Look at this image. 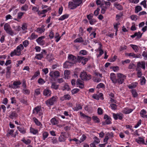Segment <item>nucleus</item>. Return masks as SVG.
I'll return each instance as SVG.
<instances>
[{"label":"nucleus","instance_id":"obj_1","mask_svg":"<svg viewBox=\"0 0 147 147\" xmlns=\"http://www.w3.org/2000/svg\"><path fill=\"white\" fill-rule=\"evenodd\" d=\"M24 48L23 45L20 44L17 47L16 49L11 53L10 56L12 57L15 55L20 56L21 55V51L23 50Z\"/></svg>","mask_w":147,"mask_h":147},{"label":"nucleus","instance_id":"obj_2","mask_svg":"<svg viewBox=\"0 0 147 147\" xmlns=\"http://www.w3.org/2000/svg\"><path fill=\"white\" fill-rule=\"evenodd\" d=\"M117 83H118L119 84H122L126 79V76L121 73L117 74Z\"/></svg>","mask_w":147,"mask_h":147},{"label":"nucleus","instance_id":"obj_3","mask_svg":"<svg viewBox=\"0 0 147 147\" xmlns=\"http://www.w3.org/2000/svg\"><path fill=\"white\" fill-rule=\"evenodd\" d=\"M68 59L69 62L71 65L76 64L77 62H78V57H76L72 54H69L68 57Z\"/></svg>","mask_w":147,"mask_h":147},{"label":"nucleus","instance_id":"obj_4","mask_svg":"<svg viewBox=\"0 0 147 147\" xmlns=\"http://www.w3.org/2000/svg\"><path fill=\"white\" fill-rule=\"evenodd\" d=\"M4 29L7 33L10 35L13 36L14 34V32L13 31L9 25L8 23L5 24L4 26Z\"/></svg>","mask_w":147,"mask_h":147},{"label":"nucleus","instance_id":"obj_5","mask_svg":"<svg viewBox=\"0 0 147 147\" xmlns=\"http://www.w3.org/2000/svg\"><path fill=\"white\" fill-rule=\"evenodd\" d=\"M80 77L82 80H88L91 78V76L90 75L87 74L86 72L84 71L81 72Z\"/></svg>","mask_w":147,"mask_h":147},{"label":"nucleus","instance_id":"obj_6","mask_svg":"<svg viewBox=\"0 0 147 147\" xmlns=\"http://www.w3.org/2000/svg\"><path fill=\"white\" fill-rule=\"evenodd\" d=\"M56 96H53L45 101L47 105L51 106L53 105L54 102L56 101Z\"/></svg>","mask_w":147,"mask_h":147},{"label":"nucleus","instance_id":"obj_7","mask_svg":"<svg viewBox=\"0 0 147 147\" xmlns=\"http://www.w3.org/2000/svg\"><path fill=\"white\" fill-rule=\"evenodd\" d=\"M89 59L88 58H84V57L80 56H78V62L79 63L81 62L84 65L86 64V63Z\"/></svg>","mask_w":147,"mask_h":147},{"label":"nucleus","instance_id":"obj_8","mask_svg":"<svg viewBox=\"0 0 147 147\" xmlns=\"http://www.w3.org/2000/svg\"><path fill=\"white\" fill-rule=\"evenodd\" d=\"M145 63L144 61L139 62H138L136 69H140V68H142L144 69H145Z\"/></svg>","mask_w":147,"mask_h":147},{"label":"nucleus","instance_id":"obj_9","mask_svg":"<svg viewBox=\"0 0 147 147\" xmlns=\"http://www.w3.org/2000/svg\"><path fill=\"white\" fill-rule=\"evenodd\" d=\"M49 75L52 78L55 77L57 78L60 76V74L58 71H56L53 72L52 71L50 73Z\"/></svg>","mask_w":147,"mask_h":147},{"label":"nucleus","instance_id":"obj_10","mask_svg":"<svg viewBox=\"0 0 147 147\" xmlns=\"http://www.w3.org/2000/svg\"><path fill=\"white\" fill-rule=\"evenodd\" d=\"M51 92L49 89L47 88L45 89L43 91V94L47 97H49L51 96Z\"/></svg>","mask_w":147,"mask_h":147},{"label":"nucleus","instance_id":"obj_11","mask_svg":"<svg viewBox=\"0 0 147 147\" xmlns=\"http://www.w3.org/2000/svg\"><path fill=\"white\" fill-rule=\"evenodd\" d=\"M110 78L113 83L115 84L117 83V79L116 78L115 74L113 73H111L110 76Z\"/></svg>","mask_w":147,"mask_h":147},{"label":"nucleus","instance_id":"obj_12","mask_svg":"<svg viewBox=\"0 0 147 147\" xmlns=\"http://www.w3.org/2000/svg\"><path fill=\"white\" fill-rule=\"evenodd\" d=\"M45 38V36H43L39 37L38 39L36 40V42L40 44L43 45L45 43V42L42 40V39Z\"/></svg>","mask_w":147,"mask_h":147},{"label":"nucleus","instance_id":"obj_13","mask_svg":"<svg viewBox=\"0 0 147 147\" xmlns=\"http://www.w3.org/2000/svg\"><path fill=\"white\" fill-rule=\"evenodd\" d=\"M104 118L105 119V122L107 124H109L111 123V118L107 115H104Z\"/></svg>","mask_w":147,"mask_h":147},{"label":"nucleus","instance_id":"obj_14","mask_svg":"<svg viewBox=\"0 0 147 147\" xmlns=\"http://www.w3.org/2000/svg\"><path fill=\"white\" fill-rule=\"evenodd\" d=\"M68 7L69 8L71 9H73L76 8V5L74 2L72 1H69L68 3Z\"/></svg>","mask_w":147,"mask_h":147},{"label":"nucleus","instance_id":"obj_15","mask_svg":"<svg viewBox=\"0 0 147 147\" xmlns=\"http://www.w3.org/2000/svg\"><path fill=\"white\" fill-rule=\"evenodd\" d=\"M77 86L82 89L84 88V84L82 83V81L80 79H78L76 82Z\"/></svg>","mask_w":147,"mask_h":147},{"label":"nucleus","instance_id":"obj_16","mask_svg":"<svg viewBox=\"0 0 147 147\" xmlns=\"http://www.w3.org/2000/svg\"><path fill=\"white\" fill-rule=\"evenodd\" d=\"M71 98L70 96L68 94H66L64 95L63 96L61 97L60 98V100L63 101L65 100H69Z\"/></svg>","mask_w":147,"mask_h":147},{"label":"nucleus","instance_id":"obj_17","mask_svg":"<svg viewBox=\"0 0 147 147\" xmlns=\"http://www.w3.org/2000/svg\"><path fill=\"white\" fill-rule=\"evenodd\" d=\"M142 34H141L140 32H135L134 35H132L131 36V37L132 38H134L135 36H137V38H140L142 36Z\"/></svg>","mask_w":147,"mask_h":147},{"label":"nucleus","instance_id":"obj_18","mask_svg":"<svg viewBox=\"0 0 147 147\" xmlns=\"http://www.w3.org/2000/svg\"><path fill=\"white\" fill-rule=\"evenodd\" d=\"M122 114L121 115L119 114H115L114 113L113 114V116L115 120H117L118 119L121 120L123 118Z\"/></svg>","mask_w":147,"mask_h":147},{"label":"nucleus","instance_id":"obj_19","mask_svg":"<svg viewBox=\"0 0 147 147\" xmlns=\"http://www.w3.org/2000/svg\"><path fill=\"white\" fill-rule=\"evenodd\" d=\"M18 116L17 114L15 111H12L9 116V117L10 119H13L14 118L17 117Z\"/></svg>","mask_w":147,"mask_h":147},{"label":"nucleus","instance_id":"obj_20","mask_svg":"<svg viewBox=\"0 0 147 147\" xmlns=\"http://www.w3.org/2000/svg\"><path fill=\"white\" fill-rule=\"evenodd\" d=\"M136 141L139 144H145L144 139L141 137H139L138 139H136Z\"/></svg>","mask_w":147,"mask_h":147},{"label":"nucleus","instance_id":"obj_21","mask_svg":"<svg viewBox=\"0 0 147 147\" xmlns=\"http://www.w3.org/2000/svg\"><path fill=\"white\" fill-rule=\"evenodd\" d=\"M59 85L57 84L56 83L52 82L51 86V88L52 89L57 90L59 88Z\"/></svg>","mask_w":147,"mask_h":147},{"label":"nucleus","instance_id":"obj_22","mask_svg":"<svg viewBox=\"0 0 147 147\" xmlns=\"http://www.w3.org/2000/svg\"><path fill=\"white\" fill-rule=\"evenodd\" d=\"M146 111L144 110H142L140 112V114L141 115L142 117L143 118L147 117V115H146Z\"/></svg>","mask_w":147,"mask_h":147},{"label":"nucleus","instance_id":"obj_23","mask_svg":"<svg viewBox=\"0 0 147 147\" xmlns=\"http://www.w3.org/2000/svg\"><path fill=\"white\" fill-rule=\"evenodd\" d=\"M40 73L39 71L38 70L37 71L31 78V80H34V79L40 75Z\"/></svg>","mask_w":147,"mask_h":147},{"label":"nucleus","instance_id":"obj_24","mask_svg":"<svg viewBox=\"0 0 147 147\" xmlns=\"http://www.w3.org/2000/svg\"><path fill=\"white\" fill-rule=\"evenodd\" d=\"M82 107L80 104H76V106L74 108H73V109L75 111H78L80 109H81Z\"/></svg>","mask_w":147,"mask_h":147},{"label":"nucleus","instance_id":"obj_25","mask_svg":"<svg viewBox=\"0 0 147 147\" xmlns=\"http://www.w3.org/2000/svg\"><path fill=\"white\" fill-rule=\"evenodd\" d=\"M17 128L18 130L22 134H24L26 133V130L24 128L18 126L17 127Z\"/></svg>","mask_w":147,"mask_h":147},{"label":"nucleus","instance_id":"obj_26","mask_svg":"<svg viewBox=\"0 0 147 147\" xmlns=\"http://www.w3.org/2000/svg\"><path fill=\"white\" fill-rule=\"evenodd\" d=\"M142 9V8L140 6H137L135 7V12L136 13H137Z\"/></svg>","mask_w":147,"mask_h":147},{"label":"nucleus","instance_id":"obj_27","mask_svg":"<svg viewBox=\"0 0 147 147\" xmlns=\"http://www.w3.org/2000/svg\"><path fill=\"white\" fill-rule=\"evenodd\" d=\"M138 83L137 82H135L132 83L131 85H129L128 87L129 89H132L134 88L137 86Z\"/></svg>","mask_w":147,"mask_h":147},{"label":"nucleus","instance_id":"obj_28","mask_svg":"<svg viewBox=\"0 0 147 147\" xmlns=\"http://www.w3.org/2000/svg\"><path fill=\"white\" fill-rule=\"evenodd\" d=\"M21 84V83L20 81H14L13 83V85L15 87H17L16 88L19 87L18 86L20 85Z\"/></svg>","mask_w":147,"mask_h":147},{"label":"nucleus","instance_id":"obj_29","mask_svg":"<svg viewBox=\"0 0 147 147\" xmlns=\"http://www.w3.org/2000/svg\"><path fill=\"white\" fill-rule=\"evenodd\" d=\"M133 96L134 97H136L138 96V94L135 90L132 89L131 90Z\"/></svg>","mask_w":147,"mask_h":147},{"label":"nucleus","instance_id":"obj_30","mask_svg":"<svg viewBox=\"0 0 147 147\" xmlns=\"http://www.w3.org/2000/svg\"><path fill=\"white\" fill-rule=\"evenodd\" d=\"M22 92L24 94L29 95L30 93V91L29 90L26 89V88H25L23 89Z\"/></svg>","mask_w":147,"mask_h":147},{"label":"nucleus","instance_id":"obj_31","mask_svg":"<svg viewBox=\"0 0 147 147\" xmlns=\"http://www.w3.org/2000/svg\"><path fill=\"white\" fill-rule=\"evenodd\" d=\"M74 1L76 7L79 6L82 2V0H75Z\"/></svg>","mask_w":147,"mask_h":147},{"label":"nucleus","instance_id":"obj_32","mask_svg":"<svg viewBox=\"0 0 147 147\" xmlns=\"http://www.w3.org/2000/svg\"><path fill=\"white\" fill-rule=\"evenodd\" d=\"M40 108L39 107H35L33 110V113L37 114L40 111Z\"/></svg>","mask_w":147,"mask_h":147},{"label":"nucleus","instance_id":"obj_33","mask_svg":"<svg viewBox=\"0 0 147 147\" xmlns=\"http://www.w3.org/2000/svg\"><path fill=\"white\" fill-rule=\"evenodd\" d=\"M69 15L65 14L61 16L59 18V20H63L68 17Z\"/></svg>","mask_w":147,"mask_h":147},{"label":"nucleus","instance_id":"obj_34","mask_svg":"<svg viewBox=\"0 0 147 147\" xmlns=\"http://www.w3.org/2000/svg\"><path fill=\"white\" fill-rule=\"evenodd\" d=\"M84 41V40L82 37H80L78 38L75 39L74 41V42H81Z\"/></svg>","mask_w":147,"mask_h":147},{"label":"nucleus","instance_id":"obj_35","mask_svg":"<svg viewBox=\"0 0 147 147\" xmlns=\"http://www.w3.org/2000/svg\"><path fill=\"white\" fill-rule=\"evenodd\" d=\"M140 79V84L141 85H144L146 83V80L144 76H142Z\"/></svg>","mask_w":147,"mask_h":147},{"label":"nucleus","instance_id":"obj_36","mask_svg":"<svg viewBox=\"0 0 147 147\" xmlns=\"http://www.w3.org/2000/svg\"><path fill=\"white\" fill-rule=\"evenodd\" d=\"M92 118L93 121L95 123H98L100 122V120L96 116H93L92 117Z\"/></svg>","mask_w":147,"mask_h":147},{"label":"nucleus","instance_id":"obj_37","mask_svg":"<svg viewBox=\"0 0 147 147\" xmlns=\"http://www.w3.org/2000/svg\"><path fill=\"white\" fill-rule=\"evenodd\" d=\"M71 64L69 62V61H66L63 64V67L65 68H67L69 66H70L71 65H70Z\"/></svg>","mask_w":147,"mask_h":147},{"label":"nucleus","instance_id":"obj_38","mask_svg":"<svg viewBox=\"0 0 147 147\" xmlns=\"http://www.w3.org/2000/svg\"><path fill=\"white\" fill-rule=\"evenodd\" d=\"M51 122L53 125H55L58 123V121L55 118H53L51 120Z\"/></svg>","mask_w":147,"mask_h":147},{"label":"nucleus","instance_id":"obj_39","mask_svg":"<svg viewBox=\"0 0 147 147\" xmlns=\"http://www.w3.org/2000/svg\"><path fill=\"white\" fill-rule=\"evenodd\" d=\"M21 28H22L23 30L26 31L27 29V24L26 23H23L22 26Z\"/></svg>","mask_w":147,"mask_h":147},{"label":"nucleus","instance_id":"obj_40","mask_svg":"<svg viewBox=\"0 0 147 147\" xmlns=\"http://www.w3.org/2000/svg\"><path fill=\"white\" fill-rule=\"evenodd\" d=\"M44 26H41V28H38L37 29V31L39 33H42V32H44L45 31V29L43 28L44 27Z\"/></svg>","mask_w":147,"mask_h":147},{"label":"nucleus","instance_id":"obj_41","mask_svg":"<svg viewBox=\"0 0 147 147\" xmlns=\"http://www.w3.org/2000/svg\"><path fill=\"white\" fill-rule=\"evenodd\" d=\"M63 88V90H70V88H69V85L67 83L65 84Z\"/></svg>","mask_w":147,"mask_h":147},{"label":"nucleus","instance_id":"obj_42","mask_svg":"<svg viewBox=\"0 0 147 147\" xmlns=\"http://www.w3.org/2000/svg\"><path fill=\"white\" fill-rule=\"evenodd\" d=\"M115 6L116 8L119 10H121L123 9L122 6L119 4H115Z\"/></svg>","mask_w":147,"mask_h":147},{"label":"nucleus","instance_id":"obj_43","mask_svg":"<svg viewBox=\"0 0 147 147\" xmlns=\"http://www.w3.org/2000/svg\"><path fill=\"white\" fill-rule=\"evenodd\" d=\"M49 135V134L47 132H44L42 134L43 139L45 140V139L47 138Z\"/></svg>","mask_w":147,"mask_h":147},{"label":"nucleus","instance_id":"obj_44","mask_svg":"<svg viewBox=\"0 0 147 147\" xmlns=\"http://www.w3.org/2000/svg\"><path fill=\"white\" fill-rule=\"evenodd\" d=\"M38 130L34 129V128L31 127L30 128V132L34 134H36L38 133Z\"/></svg>","mask_w":147,"mask_h":147},{"label":"nucleus","instance_id":"obj_45","mask_svg":"<svg viewBox=\"0 0 147 147\" xmlns=\"http://www.w3.org/2000/svg\"><path fill=\"white\" fill-rule=\"evenodd\" d=\"M136 70L138 71L137 73V75L138 78H141L142 75V73L141 71V69H136Z\"/></svg>","mask_w":147,"mask_h":147},{"label":"nucleus","instance_id":"obj_46","mask_svg":"<svg viewBox=\"0 0 147 147\" xmlns=\"http://www.w3.org/2000/svg\"><path fill=\"white\" fill-rule=\"evenodd\" d=\"M43 57L42 55V54H40L36 55L35 58L38 60H40Z\"/></svg>","mask_w":147,"mask_h":147},{"label":"nucleus","instance_id":"obj_47","mask_svg":"<svg viewBox=\"0 0 147 147\" xmlns=\"http://www.w3.org/2000/svg\"><path fill=\"white\" fill-rule=\"evenodd\" d=\"M33 119L34 122L38 126L40 125L41 124L38 121L37 119H36L35 117H34L33 118Z\"/></svg>","mask_w":147,"mask_h":147},{"label":"nucleus","instance_id":"obj_48","mask_svg":"<svg viewBox=\"0 0 147 147\" xmlns=\"http://www.w3.org/2000/svg\"><path fill=\"white\" fill-rule=\"evenodd\" d=\"M131 46L132 48L134 50L135 52H137L138 51V47L136 45H131Z\"/></svg>","mask_w":147,"mask_h":147},{"label":"nucleus","instance_id":"obj_49","mask_svg":"<svg viewBox=\"0 0 147 147\" xmlns=\"http://www.w3.org/2000/svg\"><path fill=\"white\" fill-rule=\"evenodd\" d=\"M38 37V35L35 34L34 33H33L30 36L31 39L33 40L36 38Z\"/></svg>","mask_w":147,"mask_h":147},{"label":"nucleus","instance_id":"obj_50","mask_svg":"<svg viewBox=\"0 0 147 147\" xmlns=\"http://www.w3.org/2000/svg\"><path fill=\"white\" fill-rule=\"evenodd\" d=\"M38 82L40 84H42L45 83V81L42 78H40L38 80Z\"/></svg>","mask_w":147,"mask_h":147},{"label":"nucleus","instance_id":"obj_51","mask_svg":"<svg viewBox=\"0 0 147 147\" xmlns=\"http://www.w3.org/2000/svg\"><path fill=\"white\" fill-rule=\"evenodd\" d=\"M28 8V5L27 4H25L24 6H22L21 8V10L22 11H26Z\"/></svg>","mask_w":147,"mask_h":147},{"label":"nucleus","instance_id":"obj_52","mask_svg":"<svg viewBox=\"0 0 147 147\" xmlns=\"http://www.w3.org/2000/svg\"><path fill=\"white\" fill-rule=\"evenodd\" d=\"M24 14V13L22 12H19L18 14V18L17 19L19 20L21 19L22 17V16Z\"/></svg>","mask_w":147,"mask_h":147},{"label":"nucleus","instance_id":"obj_53","mask_svg":"<svg viewBox=\"0 0 147 147\" xmlns=\"http://www.w3.org/2000/svg\"><path fill=\"white\" fill-rule=\"evenodd\" d=\"M80 90L78 88H75L72 90L71 92L73 94H75L78 92Z\"/></svg>","mask_w":147,"mask_h":147},{"label":"nucleus","instance_id":"obj_54","mask_svg":"<svg viewBox=\"0 0 147 147\" xmlns=\"http://www.w3.org/2000/svg\"><path fill=\"white\" fill-rule=\"evenodd\" d=\"M66 139L61 135L59 138V140L60 142H64L65 141Z\"/></svg>","mask_w":147,"mask_h":147},{"label":"nucleus","instance_id":"obj_55","mask_svg":"<svg viewBox=\"0 0 147 147\" xmlns=\"http://www.w3.org/2000/svg\"><path fill=\"white\" fill-rule=\"evenodd\" d=\"M69 70H66L64 71V75L65 78H67L69 75Z\"/></svg>","mask_w":147,"mask_h":147},{"label":"nucleus","instance_id":"obj_56","mask_svg":"<svg viewBox=\"0 0 147 147\" xmlns=\"http://www.w3.org/2000/svg\"><path fill=\"white\" fill-rule=\"evenodd\" d=\"M13 28L15 30V31H19L21 30V27L20 26H17L16 27L13 26Z\"/></svg>","mask_w":147,"mask_h":147},{"label":"nucleus","instance_id":"obj_57","mask_svg":"<svg viewBox=\"0 0 147 147\" xmlns=\"http://www.w3.org/2000/svg\"><path fill=\"white\" fill-rule=\"evenodd\" d=\"M104 87H105V85L102 83L99 84L97 85L96 87V88L98 89Z\"/></svg>","mask_w":147,"mask_h":147},{"label":"nucleus","instance_id":"obj_58","mask_svg":"<svg viewBox=\"0 0 147 147\" xmlns=\"http://www.w3.org/2000/svg\"><path fill=\"white\" fill-rule=\"evenodd\" d=\"M29 41L28 40H25L23 42V44L25 47H27L29 45Z\"/></svg>","mask_w":147,"mask_h":147},{"label":"nucleus","instance_id":"obj_59","mask_svg":"<svg viewBox=\"0 0 147 147\" xmlns=\"http://www.w3.org/2000/svg\"><path fill=\"white\" fill-rule=\"evenodd\" d=\"M98 115H101L102 114L103 110L101 108H98Z\"/></svg>","mask_w":147,"mask_h":147},{"label":"nucleus","instance_id":"obj_60","mask_svg":"<svg viewBox=\"0 0 147 147\" xmlns=\"http://www.w3.org/2000/svg\"><path fill=\"white\" fill-rule=\"evenodd\" d=\"M140 4L142 5H143L144 7L145 8H146V1L144 0L142 1L140 3Z\"/></svg>","mask_w":147,"mask_h":147},{"label":"nucleus","instance_id":"obj_61","mask_svg":"<svg viewBox=\"0 0 147 147\" xmlns=\"http://www.w3.org/2000/svg\"><path fill=\"white\" fill-rule=\"evenodd\" d=\"M22 141L26 144H28L31 143V141L29 139L28 140L24 139V140H22Z\"/></svg>","mask_w":147,"mask_h":147},{"label":"nucleus","instance_id":"obj_62","mask_svg":"<svg viewBox=\"0 0 147 147\" xmlns=\"http://www.w3.org/2000/svg\"><path fill=\"white\" fill-rule=\"evenodd\" d=\"M80 53L83 55H84L87 54V52L85 50H82L80 52Z\"/></svg>","mask_w":147,"mask_h":147},{"label":"nucleus","instance_id":"obj_63","mask_svg":"<svg viewBox=\"0 0 147 147\" xmlns=\"http://www.w3.org/2000/svg\"><path fill=\"white\" fill-rule=\"evenodd\" d=\"M94 143H96V144H98L100 142L99 140L96 136L94 138Z\"/></svg>","mask_w":147,"mask_h":147},{"label":"nucleus","instance_id":"obj_64","mask_svg":"<svg viewBox=\"0 0 147 147\" xmlns=\"http://www.w3.org/2000/svg\"><path fill=\"white\" fill-rule=\"evenodd\" d=\"M111 109L114 110L116 109L117 106L115 104H111L110 105Z\"/></svg>","mask_w":147,"mask_h":147}]
</instances>
